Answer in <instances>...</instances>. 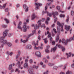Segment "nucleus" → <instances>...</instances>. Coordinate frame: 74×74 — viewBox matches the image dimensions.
Returning <instances> with one entry per match:
<instances>
[{"label": "nucleus", "instance_id": "21", "mask_svg": "<svg viewBox=\"0 0 74 74\" xmlns=\"http://www.w3.org/2000/svg\"><path fill=\"white\" fill-rule=\"evenodd\" d=\"M35 18H36V16H35V14H33L32 16V20H33L35 19Z\"/></svg>", "mask_w": 74, "mask_h": 74}, {"label": "nucleus", "instance_id": "14", "mask_svg": "<svg viewBox=\"0 0 74 74\" xmlns=\"http://www.w3.org/2000/svg\"><path fill=\"white\" fill-rule=\"evenodd\" d=\"M72 40H74V35H73V37H72L69 39H67V41H69L70 42Z\"/></svg>", "mask_w": 74, "mask_h": 74}, {"label": "nucleus", "instance_id": "20", "mask_svg": "<svg viewBox=\"0 0 74 74\" xmlns=\"http://www.w3.org/2000/svg\"><path fill=\"white\" fill-rule=\"evenodd\" d=\"M38 27H40L41 26V20H39L38 21Z\"/></svg>", "mask_w": 74, "mask_h": 74}, {"label": "nucleus", "instance_id": "8", "mask_svg": "<svg viewBox=\"0 0 74 74\" xmlns=\"http://www.w3.org/2000/svg\"><path fill=\"white\" fill-rule=\"evenodd\" d=\"M36 55L38 57H41V53L40 51H37L36 53Z\"/></svg>", "mask_w": 74, "mask_h": 74}, {"label": "nucleus", "instance_id": "64", "mask_svg": "<svg viewBox=\"0 0 74 74\" xmlns=\"http://www.w3.org/2000/svg\"><path fill=\"white\" fill-rule=\"evenodd\" d=\"M71 66H72V67L73 68H74V63L72 64V65H71Z\"/></svg>", "mask_w": 74, "mask_h": 74}, {"label": "nucleus", "instance_id": "60", "mask_svg": "<svg viewBox=\"0 0 74 74\" xmlns=\"http://www.w3.org/2000/svg\"><path fill=\"white\" fill-rule=\"evenodd\" d=\"M46 52L47 53H48L49 52V50H48V49H47V50H45Z\"/></svg>", "mask_w": 74, "mask_h": 74}, {"label": "nucleus", "instance_id": "48", "mask_svg": "<svg viewBox=\"0 0 74 74\" xmlns=\"http://www.w3.org/2000/svg\"><path fill=\"white\" fill-rule=\"evenodd\" d=\"M48 72H49L48 71H47L46 72H45L43 73V74H48Z\"/></svg>", "mask_w": 74, "mask_h": 74}, {"label": "nucleus", "instance_id": "30", "mask_svg": "<svg viewBox=\"0 0 74 74\" xmlns=\"http://www.w3.org/2000/svg\"><path fill=\"white\" fill-rule=\"evenodd\" d=\"M33 68H34V69H38V66H36V65H33Z\"/></svg>", "mask_w": 74, "mask_h": 74}, {"label": "nucleus", "instance_id": "24", "mask_svg": "<svg viewBox=\"0 0 74 74\" xmlns=\"http://www.w3.org/2000/svg\"><path fill=\"white\" fill-rule=\"evenodd\" d=\"M48 21H49V18L48 17L46 19L45 23L46 25H48Z\"/></svg>", "mask_w": 74, "mask_h": 74}, {"label": "nucleus", "instance_id": "10", "mask_svg": "<svg viewBox=\"0 0 74 74\" xmlns=\"http://www.w3.org/2000/svg\"><path fill=\"white\" fill-rule=\"evenodd\" d=\"M36 33V31L34 30V31H33L32 34H29V36H28V38H29V37H30V36H33V35H34V34H35Z\"/></svg>", "mask_w": 74, "mask_h": 74}, {"label": "nucleus", "instance_id": "40", "mask_svg": "<svg viewBox=\"0 0 74 74\" xmlns=\"http://www.w3.org/2000/svg\"><path fill=\"white\" fill-rule=\"evenodd\" d=\"M6 4H7L6 3H5V4H4L3 5L2 8H5V6H6Z\"/></svg>", "mask_w": 74, "mask_h": 74}, {"label": "nucleus", "instance_id": "39", "mask_svg": "<svg viewBox=\"0 0 74 74\" xmlns=\"http://www.w3.org/2000/svg\"><path fill=\"white\" fill-rule=\"evenodd\" d=\"M56 8H57V10H60V7L59 6H57Z\"/></svg>", "mask_w": 74, "mask_h": 74}, {"label": "nucleus", "instance_id": "50", "mask_svg": "<svg viewBox=\"0 0 74 74\" xmlns=\"http://www.w3.org/2000/svg\"><path fill=\"white\" fill-rule=\"evenodd\" d=\"M53 31L55 33H57V32H56V29L54 28L53 29Z\"/></svg>", "mask_w": 74, "mask_h": 74}, {"label": "nucleus", "instance_id": "11", "mask_svg": "<svg viewBox=\"0 0 74 74\" xmlns=\"http://www.w3.org/2000/svg\"><path fill=\"white\" fill-rule=\"evenodd\" d=\"M48 9V7L47 6H46L45 7V11H44L43 12L42 14H46L47 12H48V11H47V10Z\"/></svg>", "mask_w": 74, "mask_h": 74}, {"label": "nucleus", "instance_id": "2", "mask_svg": "<svg viewBox=\"0 0 74 74\" xmlns=\"http://www.w3.org/2000/svg\"><path fill=\"white\" fill-rule=\"evenodd\" d=\"M23 63V61H22L21 62H20V61H18L17 62V64H16V65H17L18 67L20 68H21V65H22Z\"/></svg>", "mask_w": 74, "mask_h": 74}, {"label": "nucleus", "instance_id": "47", "mask_svg": "<svg viewBox=\"0 0 74 74\" xmlns=\"http://www.w3.org/2000/svg\"><path fill=\"white\" fill-rule=\"evenodd\" d=\"M5 37L4 36L1 37L0 38V39L1 40H4V39L5 38Z\"/></svg>", "mask_w": 74, "mask_h": 74}, {"label": "nucleus", "instance_id": "17", "mask_svg": "<svg viewBox=\"0 0 74 74\" xmlns=\"http://www.w3.org/2000/svg\"><path fill=\"white\" fill-rule=\"evenodd\" d=\"M56 50V47H55L52 49L51 50V52H55V51Z\"/></svg>", "mask_w": 74, "mask_h": 74}, {"label": "nucleus", "instance_id": "13", "mask_svg": "<svg viewBox=\"0 0 74 74\" xmlns=\"http://www.w3.org/2000/svg\"><path fill=\"white\" fill-rule=\"evenodd\" d=\"M33 44L34 45H35L34 47V49H39V47H37L36 46V45H38V43L36 44V43H33Z\"/></svg>", "mask_w": 74, "mask_h": 74}, {"label": "nucleus", "instance_id": "34", "mask_svg": "<svg viewBox=\"0 0 74 74\" xmlns=\"http://www.w3.org/2000/svg\"><path fill=\"white\" fill-rule=\"evenodd\" d=\"M72 74V72L71 71H68L66 73V74Z\"/></svg>", "mask_w": 74, "mask_h": 74}, {"label": "nucleus", "instance_id": "33", "mask_svg": "<svg viewBox=\"0 0 74 74\" xmlns=\"http://www.w3.org/2000/svg\"><path fill=\"white\" fill-rule=\"evenodd\" d=\"M71 53H69L68 55V56L67 57V58H69L71 56Z\"/></svg>", "mask_w": 74, "mask_h": 74}, {"label": "nucleus", "instance_id": "63", "mask_svg": "<svg viewBox=\"0 0 74 74\" xmlns=\"http://www.w3.org/2000/svg\"><path fill=\"white\" fill-rule=\"evenodd\" d=\"M18 41V39H16L15 41V42H16V43H17Z\"/></svg>", "mask_w": 74, "mask_h": 74}, {"label": "nucleus", "instance_id": "4", "mask_svg": "<svg viewBox=\"0 0 74 74\" xmlns=\"http://www.w3.org/2000/svg\"><path fill=\"white\" fill-rule=\"evenodd\" d=\"M42 4H41L39 3H35V5H36V10H38V8H39V6H41Z\"/></svg>", "mask_w": 74, "mask_h": 74}, {"label": "nucleus", "instance_id": "27", "mask_svg": "<svg viewBox=\"0 0 74 74\" xmlns=\"http://www.w3.org/2000/svg\"><path fill=\"white\" fill-rule=\"evenodd\" d=\"M2 43H3V44H7V41L5 40H3L2 41Z\"/></svg>", "mask_w": 74, "mask_h": 74}, {"label": "nucleus", "instance_id": "6", "mask_svg": "<svg viewBox=\"0 0 74 74\" xmlns=\"http://www.w3.org/2000/svg\"><path fill=\"white\" fill-rule=\"evenodd\" d=\"M50 42L52 43L53 45L55 44V42L54 41H52V38L51 37L50 38Z\"/></svg>", "mask_w": 74, "mask_h": 74}, {"label": "nucleus", "instance_id": "32", "mask_svg": "<svg viewBox=\"0 0 74 74\" xmlns=\"http://www.w3.org/2000/svg\"><path fill=\"white\" fill-rule=\"evenodd\" d=\"M4 20L8 23L10 22L9 21H8V19H7V18H4Z\"/></svg>", "mask_w": 74, "mask_h": 74}, {"label": "nucleus", "instance_id": "56", "mask_svg": "<svg viewBox=\"0 0 74 74\" xmlns=\"http://www.w3.org/2000/svg\"><path fill=\"white\" fill-rule=\"evenodd\" d=\"M18 57H19V56L18 55H17L16 57V59H17L18 58Z\"/></svg>", "mask_w": 74, "mask_h": 74}, {"label": "nucleus", "instance_id": "3", "mask_svg": "<svg viewBox=\"0 0 74 74\" xmlns=\"http://www.w3.org/2000/svg\"><path fill=\"white\" fill-rule=\"evenodd\" d=\"M8 32L9 31L8 29H5V30L4 31L3 33V35L4 37H7L8 35Z\"/></svg>", "mask_w": 74, "mask_h": 74}, {"label": "nucleus", "instance_id": "38", "mask_svg": "<svg viewBox=\"0 0 74 74\" xmlns=\"http://www.w3.org/2000/svg\"><path fill=\"white\" fill-rule=\"evenodd\" d=\"M12 64H10L9 65V70H11L12 69Z\"/></svg>", "mask_w": 74, "mask_h": 74}, {"label": "nucleus", "instance_id": "26", "mask_svg": "<svg viewBox=\"0 0 74 74\" xmlns=\"http://www.w3.org/2000/svg\"><path fill=\"white\" fill-rule=\"evenodd\" d=\"M45 44H47L48 42V40H47V38H45L43 39Z\"/></svg>", "mask_w": 74, "mask_h": 74}, {"label": "nucleus", "instance_id": "42", "mask_svg": "<svg viewBox=\"0 0 74 74\" xmlns=\"http://www.w3.org/2000/svg\"><path fill=\"white\" fill-rule=\"evenodd\" d=\"M16 72H18V73H20V71L19 70V69H16Z\"/></svg>", "mask_w": 74, "mask_h": 74}, {"label": "nucleus", "instance_id": "15", "mask_svg": "<svg viewBox=\"0 0 74 74\" xmlns=\"http://www.w3.org/2000/svg\"><path fill=\"white\" fill-rule=\"evenodd\" d=\"M70 26H68L67 25H66L65 26V29H66L68 31L69 30V29H70Z\"/></svg>", "mask_w": 74, "mask_h": 74}, {"label": "nucleus", "instance_id": "58", "mask_svg": "<svg viewBox=\"0 0 74 74\" xmlns=\"http://www.w3.org/2000/svg\"><path fill=\"white\" fill-rule=\"evenodd\" d=\"M57 25H58V26H60L61 25V24H60V23H59V22H57Z\"/></svg>", "mask_w": 74, "mask_h": 74}, {"label": "nucleus", "instance_id": "5", "mask_svg": "<svg viewBox=\"0 0 74 74\" xmlns=\"http://www.w3.org/2000/svg\"><path fill=\"white\" fill-rule=\"evenodd\" d=\"M58 47L59 48H61V49H62V52H64V51H65V48H64V47H63V46L59 45L58 46Z\"/></svg>", "mask_w": 74, "mask_h": 74}, {"label": "nucleus", "instance_id": "36", "mask_svg": "<svg viewBox=\"0 0 74 74\" xmlns=\"http://www.w3.org/2000/svg\"><path fill=\"white\" fill-rule=\"evenodd\" d=\"M34 28L35 29H37L38 28V25L37 24H36V25L34 26Z\"/></svg>", "mask_w": 74, "mask_h": 74}, {"label": "nucleus", "instance_id": "25", "mask_svg": "<svg viewBox=\"0 0 74 74\" xmlns=\"http://www.w3.org/2000/svg\"><path fill=\"white\" fill-rule=\"evenodd\" d=\"M41 46L40 47H38L39 48V49H43V45L42 44H41Z\"/></svg>", "mask_w": 74, "mask_h": 74}, {"label": "nucleus", "instance_id": "7", "mask_svg": "<svg viewBox=\"0 0 74 74\" xmlns=\"http://www.w3.org/2000/svg\"><path fill=\"white\" fill-rule=\"evenodd\" d=\"M62 43H64V44H65V45H67V43H68V42H70V41H67L66 40H66L64 39H63L62 40Z\"/></svg>", "mask_w": 74, "mask_h": 74}, {"label": "nucleus", "instance_id": "41", "mask_svg": "<svg viewBox=\"0 0 74 74\" xmlns=\"http://www.w3.org/2000/svg\"><path fill=\"white\" fill-rule=\"evenodd\" d=\"M46 13H47L48 15H49V16H52V14L51 13H49L48 12H46Z\"/></svg>", "mask_w": 74, "mask_h": 74}, {"label": "nucleus", "instance_id": "19", "mask_svg": "<svg viewBox=\"0 0 74 74\" xmlns=\"http://www.w3.org/2000/svg\"><path fill=\"white\" fill-rule=\"evenodd\" d=\"M23 67L24 68H26L28 67V63L27 62H25L24 65Z\"/></svg>", "mask_w": 74, "mask_h": 74}, {"label": "nucleus", "instance_id": "53", "mask_svg": "<svg viewBox=\"0 0 74 74\" xmlns=\"http://www.w3.org/2000/svg\"><path fill=\"white\" fill-rule=\"evenodd\" d=\"M48 60L46 59L45 60V63H48Z\"/></svg>", "mask_w": 74, "mask_h": 74}, {"label": "nucleus", "instance_id": "44", "mask_svg": "<svg viewBox=\"0 0 74 74\" xmlns=\"http://www.w3.org/2000/svg\"><path fill=\"white\" fill-rule=\"evenodd\" d=\"M2 27H3L4 28H5V27H7V25H2Z\"/></svg>", "mask_w": 74, "mask_h": 74}, {"label": "nucleus", "instance_id": "46", "mask_svg": "<svg viewBox=\"0 0 74 74\" xmlns=\"http://www.w3.org/2000/svg\"><path fill=\"white\" fill-rule=\"evenodd\" d=\"M23 8L25 9H26L27 8V7L26 6V5H23Z\"/></svg>", "mask_w": 74, "mask_h": 74}, {"label": "nucleus", "instance_id": "18", "mask_svg": "<svg viewBox=\"0 0 74 74\" xmlns=\"http://www.w3.org/2000/svg\"><path fill=\"white\" fill-rule=\"evenodd\" d=\"M26 48L27 49H32V46L28 45L26 47Z\"/></svg>", "mask_w": 74, "mask_h": 74}, {"label": "nucleus", "instance_id": "9", "mask_svg": "<svg viewBox=\"0 0 74 74\" xmlns=\"http://www.w3.org/2000/svg\"><path fill=\"white\" fill-rule=\"evenodd\" d=\"M58 36H57V38H56V41L58 42V41H59V34H60V32L59 31H58Z\"/></svg>", "mask_w": 74, "mask_h": 74}, {"label": "nucleus", "instance_id": "1", "mask_svg": "<svg viewBox=\"0 0 74 74\" xmlns=\"http://www.w3.org/2000/svg\"><path fill=\"white\" fill-rule=\"evenodd\" d=\"M24 25L23 26V32H26L27 31V29H29L30 27L29 26H26V24L27 23L26 22H25L24 23Z\"/></svg>", "mask_w": 74, "mask_h": 74}, {"label": "nucleus", "instance_id": "35", "mask_svg": "<svg viewBox=\"0 0 74 74\" xmlns=\"http://www.w3.org/2000/svg\"><path fill=\"white\" fill-rule=\"evenodd\" d=\"M17 28L18 29H22V28L21 27V25H18V26H17Z\"/></svg>", "mask_w": 74, "mask_h": 74}, {"label": "nucleus", "instance_id": "37", "mask_svg": "<svg viewBox=\"0 0 74 74\" xmlns=\"http://www.w3.org/2000/svg\"><path fill=\"white\" fill-rule=\"evenodd\" d=\"M71 15H74V11H72L71 12Z\"/></svg>", "mask_w": 74, "mask_h": 74}, {"label": "nucleus", "instance_id": "16", "mask_svg": "<svg viewBox=\"0 0 74 74\" xmlns=\"http://www.w3.org/2000/svg\"><path fill=\"white\" fill-rule=\"evenodd\" d=\"M29 37L28 38H27L26 40H23L22 39H21V42H24V43H25V42H27L28 41V39H29Z\"/></svg>", "mask_w": 74, "mask_h": 74}, {"label": "nucleus", "instance_id": "49", "mask_svg": "<svg viewBox=\"0 0 74 74\" xmlns=\"http://www.w3.org/2000/svg\"><path fill=\"white\" fill-rule=\"evenodd\" d=\"M12 33H9L8 35L9 37H11V36H12Z\"/></svg>", "mask_w": 74, "mask_h": 74}, {"label": "nucleus", "instance_id": "28", "mask_svg": "<svg viewBox=\"0 0 74 74\" xmlns=\"http://www.w3.org/2000/svg\"><path fill=\"white\" fill-rule=\"evenodd\" d=\"M7 44L8 47H11L12 45V44L10 42H8Z\"/></svg>", "mask_w": 74, "mask_h": 74}, {"label": "nucleus", "instance_id": "43", "mask_svg": "<svg viewBox=\"0 0 74 74\" xmlns=\"http://www.w3.org/2000/svg\"><path fill=\"white\" fill-rule=\"evenodd\" d=\"M41 27H43V28H45V24H43L41 26Z\"/></svg>", "mask_w": 74, "mask_h": 74}, {"label": "nucleus", "instance_id": "51", "mask_svg": "<svg viewBox=\"0 0 74 74\" xmlns=\"http://www.w3.org/2000/svg\"><path fill=\"white\" fill-rule=\"evenodd\" d=\"M66 22H68L69 21V18L68 17H67V19L66 20Z\"/></svg>", "mask_w": 74, "mask_h": 74}, {"label": "nucleus", "instance_id": "12", "mask_svg": "<svg viewBox=\"0 0 74 74\" xmlns=\"http://www.w3.org/2000/svg\"><path fill=\"white\" fill-rule=\"evenodd\" d=\"M52 14V15H53L54 18H56L55 15H58V12H53Z\"/></svg>", "mask_w": 74, "mask_h": 74}, {"label": "nucleus", "instance_id": "52", "mask_svg": "<svg viewBox=\"0 0 74 74\" xmlns=\"http://www.w3.org/2000/svg\"><path fill=\"white\" fill-rule=\"evenodd\" d=\"M61 28H62L61 32H63L64 30H63V28L62 26H61Z\"/></svg>", "mask_w": 74, "mask_h": 74}, {"label": "nucleus", "instance_id": "61", "mask_svg": "<svg viewBox=\"0 0 74 74\" xmlns=\"http://www.w3.org/2000/svg\"><path fill=\"white\" fill-rule=\"evenodd\" d=\"M22 23V22L20 21L19 22L18 25H21Z\"/></svg>", "mask_w": 74, "mask_h": 74}, {"label": "nucleus", "instance_id": "22", "mask_svg": "<svg viewBox=\"0 0 74 74\" xmlns=\"http://www.w3.org/2000/svg\"><path fill=\"white\" fill-rule=\"evenodd\" d=\"M47 34H48V38H50V37H51V33H49V31H47Z\"/></svg>", "mask_w": 74, "mask_h": 74}, {"label": "nucleus", "instance_id": "59", "mask_svg": "<svg viewBox=\"0 0 74 74\" xmlns=\"http://www.w3.org/2000/svg\"><path fill=\"white\" fill-rule=\"evenodd\" d=\"M45 67H46V65L45 64H43L42 65V67H43V68H44Z\"/></svg>", "mask_w": 74, "mask_h": 74}, {"label": "nucleus", "instance_id": "54", "mask_svg": "<svg viewBox=\"0 0 74 74\" xmlns=\"http://www.w3.org/2000/svg\"><path fill=\"white\" fill-rule=\"evenodd\" d=\"M58 66H54L53 67V69H57Z\"/></svg>", "mask_w": 74, "mask_h": 74}, {"label": "nucleus", "instance_id": "62", "mask_svg": "<svg viewBox=\"0 0 74 74\" xmlns=\"http://www.w3.org/2000/svg\"><path fill=\"white\" fill-rule=\"evenodd\" d=\"M8 8H6L5 9V11H6V12H7V11H8Z\"/></svg>", "mask_w": 74, "mask_h": 74}, {"label": "nucleus", "instance_id": "55", "mask_svg": "<svg viewBox=\"0 0 74 74\" xmlns=\"http://www.w3.org/2000/svg\"><path fill=\"white\" fill-rule=\"evenodd\" d=\"M49 47L50 46L49 45L47 46L46 49H49Z\"/></svg>", "mask_w": 74, "mask_h": 74}, {"label": "nucleus", "instance_id": "29", "mask_svg": "<svg viewBox=\"0 0 74 74\" xmlns=\"http://www.w3.org/2000/svg\"><path fill=\"white\" fill-rule=\"evenodd\" d=\"M54 65V64L52 63H49L48 64V66H50V67H52Z\"/></svg>", "mask_w": 74, "mask_h": 74}, {"label": "nucleus", "instance_id": "31", "mask_svg": "<svg viewBox=\"0 0 74 74\" xmlns=\"http://www.w3.org/2000/svg\"><path fill=\"white\" fill-rule=\"evenodd\" d=\"M60 18H64V17H65V15L63 14H60Z\"/></svg>", "mask_w": 74, "mask_h": 74}, {"label": "nucleus", "instance_id": "23", "mask_svg": "<svg viewBox=\"0 0 74 74\" xmlns=\"http://www.w3.org/2000/svg\"><path fill=\"white\" fill-rule=\"evenodd\" d=\"M28 71L29 73H31L33 71V68L32 67L31 68H30Z\"/></svg>", "mask_w": 74, "mask_h": 74}, {"label": "nucleus", "instance_id": "57", "mask_svg": "<svg viewBox=\"0 0 74 74\" xmlns=\"http://www.w3.org/2000/svg\"><path fill=\"white\" fill-rule=\"evenodd\" d=\"M51 3H47V5H49V6L51 5Z\"/></svg>", "mask_w": 74, "mask_h": 74}, {"label": "nucleus", "instance_id": "45", "mask_svg": "<svg viewBox=\"0 0 74 74\" xmlns=\"http://www.w3.org/2000/svg\"><path fill=\"white\" fill-rule=\"evenodd\" d=\"M29 63L31 64H32L33 63V60L32 59H30L29 60Z\"/></svg>", "mask_w": 74, "mask_h": 74}]
</instances>
